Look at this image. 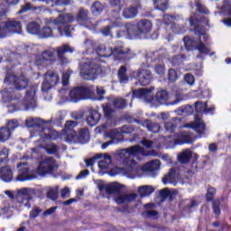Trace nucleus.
<instances>
[{"mask_svg": "<svg viewBox=\"0 0 231 231\" xmlns=\"http://www.w3.org/2000/svg\"><path fill=\"white\" fill-rule=\"evenodd\" d=\"M159 169H160V160H153L143 166V171L144 172H154V171H158Z\"/></svg>", "mask_w": 231, "mask_h": 231, "instance_id": "nucleus-27", "label": "nucleus"}, {"mask_svg": "<svg viewBox=\"0 0 231 231\" xmlns=\"http://www.w3.org/2000/svg\"><path fill=\"white\" fill-rule=\"evenodd\" d=\"M43 60H55V50H47L42 53Z\"/></svg>", "mask_w": 231, "mask_h": 231, "instance_id": "nucleus-41", "label": "nucleus"}, {"mask_svg": "<svg viewBox=\"0 0 231 231\" xmlns=\"http://www.w3.org/2000/svg\"><path fill=\"white\" fill-rule=\"evenodd\" d=\"M19 126V124L17 123V121H15V120H11V121H9L7 124H6V125H5V127H6V129H9V131L12 133V131H14V129H16V127H18Z\"/></svg>", "mask_w": 231, "mask_h": 231, "instance_id": "nucleus-58", "label": "nucleus"}, {"mask_svg": "<svg viewBox=\"0 0 231 231\" xmlns=\"http://www.w3.org/2000/svg\"><path fill=\"white\" fill-rule=\"evenodd\" d=\"M219 205H220L219 200H215L213 202V210L216 216H219V214H221V209L219 208Z\"/></svg>", "mask_w": 231, "mask_h": 231, "instance_id": "nucleus-64", "label": "nucleus"}, {"mask_svg": "<svg viewBox=\"0 0 231 231\" xmlns=\"http://www.w3.org/2000/svg\"><path fill=\"white\" fill-rule=\"evenodd\" d=\"M53 35V31L51 30V27L45 26L42 28V30L40 32V36L42 39H48V37H51Z\"/></svg>", "mask_w": 231, "mask_h": 231, "instance_id": "nucleus-45", "label": "nucleus"}, {"mask_svg": "<svg viewBox=\"0 0 231 231\" xmlns=\"http://www.w3.org/2000/svg\"><path fill=\"white\" fill-rule=\"evenodd\" d=\"M75 51V49L73 47L64 44L62 46H60L56 49V53L59 60L62 62V64H66L68 62V58L64 56L65 53H73Z\"/></svg>", "mask_w": 231, "mask_h": 231, "instance_id": "nucleus-18", "label": "nucleus"}, {"mask_svg": "<svg viewBox=\"0 0 231 231\" xmlns=\"http://www.w3.org/2000/svg\"><path fill=\"white\" fill-rule=\"evenodd\" d=\"M95 42L93 40L86 39L83 42V48H85L87 53L93 52V50H95Z\"/></svg>", "mask_w": 231, "mask_h": 231, "instance_id": "nucleus-44", "label": "nucleus"}, {"mask_svg": "<svg viewBox=\"0 0 231 231\" xmlns=\"http://www.w3.org/2000/svg\"><path fill=\"white\" fill-rule=\"evenodd\" d=\"M190 142H192L190 135H189V134L183 133L179 139L174 141V143L180 145L181 143H190Z\"/></svg>", "mask_w": 231, "mask_h": 231, "instance_id": "nucleus-39", "label": "nucleus"}, {"mask_svg": "<svg viewBox=\"0 0 231 231\" xmlns=\"http://www.w3.org/2000/svg\"><path fill=\"white\" fill-rule=\"evenodd\" d=\"M35 88H32L30 90H27L26 95L23 99L24 110L29 111V109H34L37 106V101L35 99Z\"/></svg>", "mask_w": 231, "mask_h": 231, "instance_id": "nucleus-16", "label": "nucleus"}, {"mask_svg": "<svg viewBox=\"0 0 231 231\" xmlns=\"http://www.w3.org/2000/svg\"><path fill=\"white\" fill-rule=\"evenodd\" d=\"M126 71L127 69L124 66H122L118 70V78L121 84H125L129 80V78H127V74H125Z\"/></svg>", "mask_w": 231, "mask_h": 231, "instance_id": "nucleus-40", "label": "nucleus"}, {"mask_svg": "<svg viewBox=\"0 0 231 231\" xmlns=\"http://www.w3.org/2000/svg\"><path fill=\"white\" fill-rule=\"evenodd\" d=\"M98 73H100V68L93 62L85 63L80 71V75L85 80H95Z\"/></svg>", "mask_w": 231, "mask_h": 231, "instance_id": "nucleus-8", "label": "nucleus"}, {"mask_svg": "<svg viewBox=\"0 0 231 231\" xmlns=\"http://www.w3.org/2000/svg\"><path fill=\"white\" fill-rule=\"evenodd\" d=\"M138 8H141L140 4L125 7L123 9L122 16L125 19H134L138 15Z\"/></svg>", "mask_w": 231, "mask_h": 231, "instance_id": "nucleus-21", "label": "nucleus"}, {"mask_svg": "<svg viewBox=\"0 0 231 231\" xmlns=\"http://www.w3.org/2000/svg\"><path fill=\"white\" fill-rule=\"evenodd\" d=\"M136 77L141 86H149L152 79V76L148 69H139L136 72Z\"/></svg>", "mask_w": 231, "mask_h": 231, "instance_id": "nucleus-19", "label": "nucleus"}, {"mask_svg": "<svg viewBox=\"0 0 231 231\" xmlns=\"http://www.w3.org/2000/svg\"><path fill=\"white\" fill-rule=\"evenodd\" d=\"M190 158H192V152L190 150H184L178 155L180 163H189Z\"/></svg>", "mask_w": 231, "mask_h": 231, "instance_id": "nucleus-31", "label": "nucleus"}, {"mask_svg": "<svg viewBox=\"0 0 231 231\" xmlns=\"http://www.w3.org/2000/svg\"><path fill=\"white\" fill-rule=\"evenodd\" d=\"M75 19L70 14H60L56 19L51 20L52 24H58V32L60 35L71 37L73 29L69 26V23H73Z\"/></svg>", "mask_w": 231, "mask_h": 231, "instance_id": "nucleus-3", "label": "nucleus"}, {"mask_svg": "<svg viewBox=\"0 0 231 231\" xmlns=\"http://www.w3.org/2000/svg\"><path fill=\"white\" fill-rule=\"evenodd\" d=\"M59 169V164L53 157H47L42 159L35 171L38 176H46V174H51Z\"/></svg>", "mask_w": 231, "mask_h": 231, "instance_id": "nucleus-5", "label": "nucleus"}, {"mask_svg": "<svg viewBox=\"0 0 231 231\" xmlns=\"http://www.w3.org/2000/svg\"><path fill=\"white\" fill-rule=\"evenodd\" d=\"M184 44L188 50H192V48L196 49V46H198V43L189 37H184Z\"/></svg>", "mask_w": 231, "mask_h": 231, "instance_id": "nucleus-49", "label": "nucleus"}, {"mask_svg": "<svg viewBox=\"0 0 231 231\" xmlns=\"http://www.w3.org/2000/svg\"><path fill=\"white\" fill-rule=\"evenodd\" d=\"M111 6H118L121 10L122 6L125 5V0H110Z\"/></svg>", "mask_w": 231, "mask_h": 231, "instance_id": "nucleus-62", "label": "nucleus"}, {"mask_svg": "<svg viewBox=\"0 0 231 231\" xmlns=\"http://www.w3.org/2000/svg\"><path fill=\"white\" fill-rule=\"evenodd\" d=\"M185 127H190L191 129H195L197 133L201 134L205 131V123H203L199 116H195V122L186 125Z\"/></svg>", "mask_w": 231, "mask_h": 231, "instance_id": "nucleus-23", "label": "nucleus"}, {"mask_svg": "<svg viewBox=\"0 0 231 231\" xmlns=\"http://www.w3.org/2000/svg\"><path fill=\"white\" fill-rule=\"evenodd\" d=\"M143 216H145L146 217H152V219H156V217H158V211L146 210L143 212Z\"/></svg>", "mask_w": 231, "mask_h": 231, "instance_id": "nucleus-60", "label": "nucleus"}, {"mask_svg": "<svg viewBox=\"0 0 231 231\" xmlns=\"http://www.w3.org/2000/svg\"><path fill=\"white\" fill-rule=\"evenodd\" d=\"M184 60H185V56L177 55L172 58L171 62L173 66H180V64H183Z\"/></svg>", "mask_w": 231, "mask_h": 231, "instance_id": "nucleus-50", "label": "nucleus"}, {"mask_svg": "<svg viewBox=\"0 0 231 231\" xmlns=\"http://www.w3.org/2000/svg\"><path fill=\"white\" fill-rule=\"evenodd\" d=\"M106 136L114 142V143H118L120 142V136H122V133L118 130H111L106 134Z\"/></svg>", "mask_w": 231, "mask_h": 231, "instance_id": "nucleus-37", "label": "nucleus"}, {"mask_svg": "<svg viewBox=\"0 0 231 231\" xmlns=\"http://www.w3.org/2000/svg\"><path fill=\"white\" fill-rule=\"evenodd\" d=\"M103 111L106 116H110L111 113H113L111 104L107 103L106 105H103Z\"/></svg>", "mask_w": 231, "mask_h": 231, "instance_id": "nucleus-63", "label": "nucleus"}, {"mask_svg": "<svg viewBox=\"0 0 231 231\" xmlns=\"http://www.w3.org/2000/svg\"><path fill=\"white\" fill-rule=\"evenodd\" d=\"M137 192L141 198H145L146 196H151L154 192V189L152 186H140Z\"/></svg>", "mask_w": 231, "mask_h": 231, "instance_id": "nucleus-33", "label": "nucleus"}, {"mask_svg": "<svg viewBox=\"0 0 231 231\" xmlns=\"http://www.w3.org/2000/svg\"><path fill=\"white\" fill-rule=\"evenodd\" d=\"M40 136L41 138H45V140H57V136H59V134L50 129H43V132L40 133Z\"/></svg>", "mask_w": 231, "mask_h": 231, "instance_id": "nucleus-29", "label": "nucleus"}, {"mask_svg": "<svg viewBox=\"0 0 231 231\" xmlns=\"http://www.w3.org/2000/svg\"><path fill=\"white\" fill-rule=\"evenodd\" d=\"M96 51L99 57H111V55H114L116 59H131L129 51H125L124 47H117L113 51L110 47L101 45Z\"/></svg>", "mask_w": 231, "mask_h": 231, "instance_id": "nucleus-4", "label": "nucleus"}, {"mask_svg": "<svg viewBox=\"0 0 231 231\" xmlns=\"http://www.w3.org/2000/svg\"><path fill=\"white\" fill-rule=\"evenodd\" d=\"M96 158L99 160L98 167L100 169V174H106V172L109 171V165H111L113 162L111 155L108 153H97L96 154Z\"/></svg>", "mask_w": 231, "mask_h": 231, "instance_id": "nucleus-13", "label": "nucleus"}, {"mask_svg": "<svg viewBox=\"0 0 231 231\" xmlns=\"http://www.w3.org/2000/svg\"><path fill=\"white\" fill-rule=\"evenodd\" d=\"M12 136V132L10 129L6 127L0 128V142H6V140H10Z\"/></svg>", "mask_w": 231, "mask_h": 231, "instance_id": "nucleus-38", "label": "nucleus"}, {"mask_svg": "<svg viewBox=\"0 0 231 231\" xmlns=\"http://www.w3.org/2000/svg\"><path fill=\"white\" fill-rule=\"evenodd\" d=\"M195 109L197 113H210V111H212V108H207V103L201 101L195 103Z\"/></svg>", "mask_w": 231, "mask_h": 231, "instance_id": "nucleus-35", "label": "nucleus"}, {"mask_svg": "<svg viewBox=\"0 0 231 231\" xmlns=\"http://www.w3.org/2000/svg\"><path fill=\"white\" fill-rule=\"evenodd\" d=\"M93 96V89L91 88L86 87H77L70 90L69 98L71 102H79V100H83V98H89Z\"/></svg>", "mask_w": 231, "mask_h": 231, "instance_id": "nucleus-7", "label": "nucleus"}, {"mask_svg": "<svg viewBox=\"0 0 231 231\" xmlns=\"http://www.w3.org/2000/svg\"><path fill=\"white\" fill-rule=\"evenodd\" d=\"M41 212H42V209H41L39 207H34L32 210L30 212L29 217H31V219H33L37 217V216H39Z\"/></svg>", "mask_w": 231, "mask_h": 231, "instance_id": "nucleus-59", "label": "nucleus"}, {"mask_svg": "<svg viewBox=\"0 0 231 231\" xmlns=\"http://www.w3.org/2000/svg\"><path fill=\"white\" fill-rule=\"evenodd\" d=\"M143 127H146L150 133H160V125L152 123L151 120H145Z\"/></svg>", "mask_w": 231, "mask_h": 231, "instance_id": "nucleus-32", "label": "nucleus"}, {"mask_svg": "<svg viewBox=\"0 0 231 231\" xmlns=\"http://www.w3.org/2000/svg\"><path fill=\"white\" fill-rule=\"evenodd\" d=\"M153 5L156 6L158 10H167V0H154Z\"/></svg>", "mask_w": 231, "mask_h": 231, "instance_id": "nucleus-46", "label": "nucleus"}, {"mask_svg": "<svg viewBox=\"0 0 231 231\" xmlns=\"http://www.w3.org/2000/svg\"><path fill=\"white\" fill-rule=\"evenodd\" d=\"M47 197L52 199V201H55L59 198V187L51 189L47 193Z\"/></svg>", "mask_w": 231, "mask_h": 231, "instance_id": "nucleus-47", "label": "nucleus"}, {"mask_svg": "<svg viewBox=\"0 0 231 231\" xmlns=\"http://www.w3.org/2000/svg\"><path fill=\"white\" fill-rule=\"evenodd\" d=\"M152 91H154V87H151L150 88H139L134 90L133 97L135 98H141L145 102H152L154 100V97L151 95Z\"/></svg>", "mask_w": 231, "mask_h": 231, "instance_id": "nucleus-15", "label": "nucleus"}, {"mask_svg": "<svg viewBox=\"0 0 231 231\" xmlns=\"http://www.w3.org/2000/svg\"><path fill=\"white\" fill-rule=\"evenodd\" d=\"M75 140H79L80 143H87V142H89V132L81 130L79 135H76Z\"/></svg>", "mask_w": 231, "mask_h": 231, "instance_id": "nucleus-36", "label": "nucleus"}, {"mask_svg": "<svg viewBox=\"0 0 231 231\" xmlns=\"http://www.w3.org/2000/svg\"><path fill=\"white\" fill-rule=\"evenodd\" d=\"M214 196H216V189L209 187L206 195L207 201H212V199H214Z\"/></svg>", "mask_w": 231, "mask_h": 231, "instance_id": "nucleus-54", "label": "nucleus"}, {"mask_svg": "<svg viewBox=\"0 0 231 231\" xmlns=\"http://www.w3.org/2000/svg\"><path fill=\"white\" fill-rule=\"evenodd\" d=\"M100 122V113L97 110H91L88 116L87 117V124L94 126Z\"/></svg>", "mask_w": 231, "mask_h": 231, "instance_id": "nucleus-24", "label": "nucleus"}, {"mask_svg": "<svg viewBox=\"0 0 231 231\" xmlns=\"http://www.w3.org/2000/svg\"><path fill=\"white\" fill-rule=\"evenodd\" d=\"M0 178L3 181H10L14 178V172L10 167L5 166L0 169Z\"/></svg>", "mask_w": 231, "mask_h": 231, "instance_id": "nucleus-26", "label": "nucleus"}, {"mask_svg": "<svg viewBox=\"0 0 231 231\" xmlns=\"http://www.w3.org/2000/svg\"><path fill=\"white\" fill-rule=\"evenodd\" d=\"M88 19V10L80 8L78 14V21H86Z\"/></svg>", "mask_w": 231, "mask_h": 231, "instance_id": "nucleus-55", "label": "nucleus"}, {"mask_svg": "<svg viewBox=\"0 0 231 231\" xmlns=\"http://www.w3.org/2000/svg\"><path fill=\"white\" fill-rule=\"evenodd\" d=\"M193 108L191 106H181L177 110L178 115H192Z\"/></svg>", "mask_w": 231, "mask_h": 231, "instance_id": "nucleus-48", "label": "nucleus"}, {"mask_svg": "<svg viewBox=\"0 0 231 231\" xmlns=\"http://www.w3.org/2000/svg\"><path fill=\"white\" fill-rule=\"evenodd\" d=\"M46 122L41 118H29L25 121L27 127H37V125H44Z\"/></svg>", "mask_w": 231, "mask_h": 231, "instance_id": "nucleus-34", "label": "nucleus"}, {"mask_svg": "<svg viewBox=\"0 0 231 231\" xmlns=\"http://www.w3.org/2000/svg\"><path fill=\"white\" fill-rule=\"evenodd\" d=\"M173 194H176V192L170 191L168 188L161 190V197L162 199H167V198L171 199Z\"/></svg>", "mask_w": 231, "mask_h": 231, "instance_id": "nucleus-51", "label": "nucleus"}, {"mask_svg": "<svg viewBox=\"0 0 231 231\" xmlns=\"http://www.w3.org/2000/svg\"><path fill=\"white\" fill-rule=\"evenodd\" d=\"M45 151H47L48 154H55V152L59 151V148L55 144H47L45 146Z\"/></svg>", "mask_w": 231, "mask_h": 231, "instance_id": "nucleus-57", "label": "nucleus"}, {"mask_svg": "<svg viewBox=\"0 0 231 231\" xmlns=\"http://www.w3.org/2000/svg\"><path fill=\"white\" fill-rule=\"evenodd\" d=\"M22 30L23 26L21 25V22L9 21L7 23H0V39L6 37L8 32H12V33H21Z\"/></svg>", "mask_w": 231, "mask_h": 231, "instance_id": "nucleus-9", "label": "nucleus"}, {"mask_svg": "<svg viewBox=\"0 0 231 231\" xmlns=\"http://www.w3.org/2000/svg\"><path fill=\"white\" fill-rule=\"evenodd\" d=\"M126 31H119L116 33V39H129V37H138L142 33H149L152 30V23L147 19L137 22L136 26L132 23L125 25Z\"/></svg>", "mask_w": 231, "mask_h": 231, "instance_id": "nucleus-2", "label": "nucleus"}, {"mask_svg": "<svg viewBox=\"0 0 231 231\" xmlns=\"http://www.w3.org/2000/svg\"><path fill=\"white\" fill-rule=\"evenodd\" d=\"M207 39H208V35L201 33L199 42H197L196 45V50H198V51H199V53H202L203 55H208V53L210 52V48L203 43V41H207Z\"/></svg>", "mask_w": 231, "mask_h": 231, "instance_id": "nucleus-22", "label": "nucleus"}, {"mask_svg": "<svg viewBox=\"0 0 231 231\" xmlns=\"http://www.w3.org/2000/svg\"><path fill=\"white\" fill-rule=\"evenodd\" d=\"M113 106L116 109H124V107L127 106V103L125 102V99L122 97H116L113 99Z\"/></svg>", "mask_w": 231, "mask_h": 231, "instance_id": "nucleus-43", "label": "nucleus"}, {"mask_svg": "<svg viewBox=\"0 0 231 231\" xmlns=\"http://www.w3.org/2000/svg\"><path fill=\"white\" fill-rule=\"evenodd\" d=\"M122 185L117 182L110 183V184H104L99 183L98 189L102 192V190H105L106 194H118L120 190H122Z\"/></svg>", "mask_w": 231, "mask_h": 231, "instance_id": "nucleus-17", "label": "nucleus"}, {"mask_svg": "<svg viewBox=\"0 0 231 231\" xmlns=\"http://www.w3.org/2000/svg\"><path fill=\"white\" fill-rule=\"evenodd\" d=\"M91 12L95 14V15L102 14V12H104V5L100 2H95L91 6Z\"/></svg>", "mask_w": 231, "mask_h": 231, "instance_id": "nucleus-42", "label": "nucleus"}, {"mask_svg": "<svg viewBox=\"0 0 231 231\" xmlns=\"http://www.w3.org/2000/svg\"><path fill=\"white\" fill-rule=\"evenodd\" d=\"M17 167L19 169L17 181L32 180L37 178V173H30L26 162L19 163Z\"/></svg>", "mask_w": 231, "mask_h": 231, "instance_id": "nucleus-12", "label": "nucleus"}, {"mask_svg": "<svg viewBox=\"0 0 231 231\" xmlns=\"http://www.w3.org/2000/svg\"><path fill=\"white\" fill-rule=\"evenodd\" d=\"M176 119H173L171 121L167 122L164 125V127L166 129V131H169L170 133H172V131H174V128L176 127Z\"/></svg>", "mask_w": 231, "mask_h": 231, "instance_id": "nucleus-53", "label": "nucleus"}, {"mask_svg": "<svg viewBox=\"0 0 231 231\" xmlns=\"http://www.w3.org/2000/svg\"><path fill=\"white\" fill-rule=\"evenodd\" d=\"M5 84L8 82L10 84L14 83L15 89H18V90L26 89V88H28V79H26V77L24 76H21L17 78L14 74H9L5 79Z\"/></svg>", "mask_w": 231, "mask_h": 231, "instance_id": "nucleus-11", "label": "nucleus"}, {"mask_svg": "<svg viewBox=\"0 0 231 231\" xmlns=\"http://www.w3.org/2000/svg\"><path fill=\"white\" fill-rule=\"evenodd\" d=\"M60 80L59 74L57 72H53L51 70L47 71L44 74V80L42 84V91H50L51 88L57 86Z\"/></svg>", "mask_w": 231, "mask_h": 231, "instance_id": "nucleus-10", "label": "nucleus"}, {"mask_svg": "<svg viewBox=\"0 0 231 231\" xmlns=\"http://www.w3.org/2000/svg\"><path fill=\"white\" fill-rule=\"evenodd\" d=\"M195 5L197 6L198 12H199L200 14H208V9H207V7L203 4H201V1H197Z\"/></svg>", "mask_w": 231, "mask_h": 231, "instance_id": "nucleus-52", "label": "nucleus"}, {"mask_svg": "<svg viewBox=\"0 0 231 231\" xmlns=\"http://www.w3.org/2000/svg\"><path fill=\"white\" fill-rule=\"evenodd\" d=\"M168 79L170 82H176L178 80V73L173 69H171L168 72Z\"/></svg>", "mask_w": 231, "mask_h": 231, "instance_id": "nucleus-56", "label": "nucleus"}, {"mask_svg": "<svg viewBox=\"0 0 231 231\" xmlns=\"http://www.w3.org/2000/svg\"><path fill=\"white\" fill-rule=\"evenodd\" d=\"M162 182L164 185L171 183V185H176L178 183V175H176V170L171 169L169 174H167L163 179Z\"/></svg>", "mask_w": 231, "mask_h": 231, "instance_id": "nucleus-25", "label": "nucleus"}, {"mask_svg": "<svg viewBox=\"0 0 231 231\" xmlns=\"http://www.w3.org/2000/svg\"><path fill=\"white\" fill-rule=\"evenodd\" d=\"M155 98L159 104H165L169 100V93L167 90H158L155 95Z\"/></svg>", "mask_w": 231, "mask_h": 231, "instance_id": "nucleus-30", "label": "nucleus"}, {"mask_svg": "<svg viewBox=\"0 0 231 231\" xmlns=\"http://www.w3.org/2000/svg\"><path fill=\"white\" fill-rule=\"evenodd\" d=\"M77 127V121H67L65 124V134L63 135L64 140L67 142H71L77 139V132L75 131Z\"/></svg>", "mask_w": 231, "mask_h": 231, "instance_id": "nucleus-14", "label": "nucleus"}, {"mask_svg": "<svg viewBox=\"0 0 231 231\" xmlns=\"http://www.w3.org/2000/svg\"><path fill=\"white\" fill-rule=\"evenodd\" d=\"M118 154L121 162L125 165V168H123L125 172H131V171H133V167L136 166V161H134L133 158L140 160V154L143 156H149V152H145V150L140 147V145L123 149L119 151Z\"/></svg>", "mask_w": 231, "mask_h": 231, "instance_id": "nucleus-1", "label": "nucleus"}, {"mask_svg": "<svg viewBox=\"0 0 231 231\" xmlns=\"http://www.w3.org/2000/svg\"><path fill=\"white\" fill-rule=\"evenodd\" d=\"M26 30L32 35H37L41 32V25L37 22H31L27 24Z\"/></svg>", "mask_w": 231, "mask_h": 231, "instance_id": "nucleus-28", "label": "nucleus"}, {"mask_svg": "<svg viewBox=\"0 0 231 231\" xmlns=\"http://www.w3.org/2000/svg\"><path fill=\"white\" fill-rule=\"evenodd\" d=\"M136 197V193H122L115 199V201L117 205H124V203H131L132 201H134Z\"/></svg>", "mask_w": 231, "mask_h": 231, "instance_id": "nucleus-20", "label": "nucleus"}, {"mask_svg": "<svg viewBox=\"0 0 231 231\" xmlns=\"http://www.w3.org/2000/svg\"><path fill=\"white\" fill-rule=\"evenodd\" d=\"M32 192L33 191L31 189L23 188L17 190L16 196L12 190H5V196H7V198H9V199H12V201H14V199H16L17 203L22 204L24 203V200L30 201V199H32Z\"/></svg>", "mask_w": 231, "mask_h": 231, "instance_id": "nucleus-6", "label": "nucleus"}, {"mask_svg": "<svg viewBox=\"0 0 231 231\" xmlns=\"http://www.w3.org/2000/svg\"><path fill=\"white\" fill-rule=\"evenodd\" d=\"M171 30L174 33H183V32H185V27L174 23L171 25Z\"/></svg>", "mask_w": 231, "mask_h": 231, "instance_id": "nucleus-61", "label": "nucleus"}]
</instances>
